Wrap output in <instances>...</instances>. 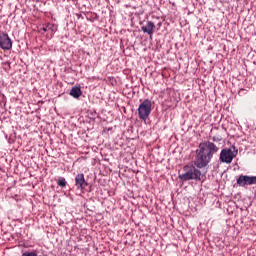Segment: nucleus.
I'll list each match as a JSON object with an SVG mask.
<instances>
[{"label":"nucleus","instance_id":"nucleus-15","mask_svg":"<svg viewBox=\"0 0 256 256\" xmlns=\"http://www.w3.org/2000/svg\"><path fill=\"white\" fill-rule=\"evenodd\" d=\"M34 1H36V3H39L41 0H34Z\"/></svg>","mask_w":256,"mask_h":256},{"label":"nucleus","instance_id":"nucleus-7","mask_svg":"<svg viewBox=\"0 0 256 256\" xmlns=\"http://www.w3.org/2000/svg\"><path fill=\"white\" fill-rule=\"evenodd\" d=\"M141 31L151 37L153 33H155V23L148 21L144 26L141 27Z\"/></svg>","mask_w":256,"mask_h":256},{"label":"nucleus","instance_id":"nucleus-6","mask_svg":"<svg viewBox=\"0 0 256 256\" xmlns=\"http://www.w3.org/2000/svg\"><path fill=\"white\" fill-rule=\"evenodd\" d=\"M87 185L89 184L87 183V181H85V174L80 173L76 175L75 186L77 187V189H80L81 191H83V189H85Z\"/></svg>","mask_w":256,"mask_h":256},{"label":"nucleus","instance_id":"nucleus-13","mask_svg":"<svg viewBox=\"0 0 256 256\" xmlns=\"http://www.w3.org/2000/svg\"><path fill=\"white\" fill-rule=\"evenodd\" d=\"M248 185H256V176H248Z\"/></svg>","mask_w":256,"mask_h":256},{"label":"nucleus","instance_id":"nucleus-14","mask_svg":"<svg viewBox=\"0 0 256 256\" xmlns=\"http://www.w3.org/2000/svg\"><path fill=\"white\" fill-rule=\"evenodd\" d=\"M22 256H37V252H24Z\"/></svg>","mask_w":256,"mask_h":256},{"label":"nucleus","instance_id":"nucleus-10","mask_svg":"<svg viewBox=\"0 0 256 256\" xmlns=\"http://www.w3.org/2000/svg\"><path fill=\"white\" fill-rule=\"evenodd\" d=\"M70 95L71 97H74V99H79V97L81 95H83V92L81 91L80 87L74 86L71 90H70Z\"/></svg>","mask_w":256,"mask_h":256},{"label":"nucleus","instance_id":"nucleus-4","mask_svg":"<svg viewBox=\"0 0 256 256\" xmlns=\"http://www.w3.org/2000/svg\"><path fill=\"white\" fill-rule=\"evenodd\" d=\"M13 48V41L9 38V34L7 33H0V49L3 51H10Z\"/></svg>","mask_w":256,"mask_h":256},{"label":"nucleus","instance_id":"nucleus-2","mask_svg":"<svg viewBox=\"0 0 256 256\" xmlns=\"http://www.w3.org/2000/svg\"><path fill=\"white\" fill-rule=\"evenodd\" d=\"M238 153H239V150H235V146H232V148H224L220 152L219 159L221 163L230 164V163H233V159L237 157Z\"/></svg>","mask_w":256,"mask_h":256},{"label":"nucleus","instance_id":"nucleus-11","mask_svg":"<svg viewBox=\"0 0 256 256\" xmlns=\"http://www.w3.org/2000/svg\"><path fill=\"white\" fill-rule=\"evenodd\" d=\"M193 179H198V181H201V171L200 170L194 168Z\"/></svg>","mask_w":256,"mask_h":256},{"label":"nucleus","instance_id":"nucleus-12","mask_svg":"<svg viewBox=\"0 0 256 256\" xmlns=\"http://www.w3.org/2000/svg\"><path fill=\"white\" fill-rule=\"evenodd\" d=\"M57 184L59 187H65L67 185V181L65 180V178H60L58 179Z\"/></svg>","mask_w":256,"mask_h":256},{"label":"nucleus","instance_id":"nucleus-5","mask_svg":"<svg viewBox=\"0 0 256 256\" xmlns=\"http://www.w3.org/2000/svg\"><path fill=\"white\" fill-rule=\"evenodd\" d=\"M184 173L179 174L181 181H191L193 179V165H186L183 167Z\"/></svg>","mask_w":256,"mask_h":256},{"label":"nucleus","instance_id":"nucleus-9","mask_svg":"<svg viewBox=\"0 0 256 256\" xmlns=\"http://www.w3.org/2000/svg\"><path fill=\"white\" fill-rule=\"evenodd\" d=\"M42 31H44V33H47V31H51V33L54 34L57 31V26L55 24L46 23L43 24Z\"/></svg>","mask_w":256,"mask_h":256},{"label":"nucleus","instance_id":"nucleus-1","mask_svg":"<svg viewBox=\"0 0 256 256\" xmlns=\"http://www.w3.org/2000/svg\"><path fill=\"white\" fill-rule=\"evenodd\" d=\"M217 151H219V147L213 142L206 141L200 143L196 150L194 165H196L198 169L207 167Z\"/></svg>","mask_w":256,"mask_h":256},{"label":"nucleus","instance_id":"nucleus-8","mask_svg":"<svg viewBox=\"0 0 256 256\" xmlns=\"http://www.w3.org/2000/svg\"><path fill=\"white\" fill-rule=\"evenodd\" d=\"M237 185H239V187H246V185H249V176L248 175H240L237 178Z\"/></svg>","mask_w":256,"mask_h":256},{"label":"nucleus","instance_id":"nucleus-3","mask_svg":"<svg viewBox=\"0 0 256 256\" xmlns=\"http://www.w3.org/2000/svg\"><path fill=\"white\" fill-rule=\"evenodd\" d=\"M151 100L145 99L143 102L140 103L138 107V117L142 121H147L149 116L151 115Z\"/></svg>","mask_w":256,"mask_h":256}]
</instances>
